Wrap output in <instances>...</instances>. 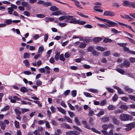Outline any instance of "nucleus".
<instances>
[{"label":"nucleus","instance_id":"1","mask_svg":"<svg viewBox=\"0 0 135 135\" xmlns=\"http://www.w3.org/2000/svg\"><path fill=\"white\" fill-rule=\"evenodd\" d=\"M119 118L121 121H124L131 120L133 118V117L129 115L124 114H120Z\"/></svg>","mask_w":135,"mask_h":135},{"label":"nucleus","instance_id":"2","mask_svg":"<svg viewBox=\"0 0 135 135\" xmlns=\"http://www.w3.org/2000/svg\"><path fill=\"white\" fill-rule=\"evenodd\" d=\"M101 21L106 22L107 23V24H106V25L109 27L117 26L118 25L117 23L107 19L102 18Z\"/></svg>","mask_w":135,"mask_h":135},{"label":"nucleus","instance_id":"3","mask_svg":"<svg viewBox=\"0 0 135 135\" xmlns=\"http://www.w3.org/2000/svg\"><path fill=\"white\" fill-rule=\"evenodd\" d=\"M126 127L125 128L126 131H129L135 127V122H133L127 124Z\"/></svg>","mask_w":135,"mask_h":135},{"label":"nucleus","instance_id":"4","mask_svg":"<svg viewBox=\"0 0 135 135\" xmlns=\"http://www.w3.org/2000/svg\"><path fill=\"white\" fill-rule=\"evenodd\" d=\"M103 15L111 17L114 16L115 15V13L113 12L110 10L104 12Z\"/></svg>","mask_w":135,"mask_h":135},{"label":"nucleus","instance_id":"5","mask_svg":"<svg viewBox=\"0 0 135 135\" xmlns=\"http://www.w3.org/2000/svg\"><path fill=\"white\" fill-rule=\"evenodd\" d=\"M120 16L122 18L128 20L129 21H133L134 20V19L133 18L130 17L128 15H120Z\"/></svg>","mask_w":135,"mask_h":135},{"label":"nucleus","instance_id":"6","mask_svg":"<svg viewBox=\"0 0 135 135\" xmlns=\"http://www.w3.org/2000/svg\"><path fill=\"white\" fill-rule=\"evenodd\" d=\"M114 88L115 89L117 90L119 94H124V93L123 91L119 87L116 86H114Z\"/></svg>","mask_w":135,"mask_h":135},{"label":"nucleus","instance_id":"7","mask_svg":"<svg viewBox=\"0 0 135 135\" xmlns=\"http://www.w3.org/2000/svg\"><path fill=\"white\" fill-rule=\"evenodd\" d=\"M112 119L114 124L117 125H119V120H117V119L115 116H113V117Z\"/></svg>","mask_w":135,"mask_h":135},{"label":"nucleus","instance_id":"8","mask_svg":"<svg viewBox=\"0 0 135 135\" xmlns=\"http://www.w3.org/2000/svg\"><path fill=\"white\" fill-rule=\"evenodd\" d=\"M125 90L129 93H132L133 91V89L129 88L128 86H126L124 88Z\"/></svg>","mask_w":135,"mask_h":135},{"label":"nucleus","instance_id":"9","mask_svg":"<svg viewBox=\"0 0 135 135\" xmlns=\"http://www.w3.org/2000/svg\"><path fill=\"white\" fill-rule=\"evenodd\" d=\"M73 16H72L68 15L65 16V21L66 22H69L70 20H71V18H73Z\"/></svg>","mask_w":135,"mask_h":135},{"label":"nucleus","instance_id":"10","mask_svg":"<svg viewBox=\"0 0 135 135\" xmlns=\"http://www.w3.org/2000/svg\"><path fill=\"white\" fill-rule=\"evenodd\" d=\"M82 123L84 125V127L88 129H91V128L89 126L87 122L86 121H83Z\"/></svg>","mask_w":135,"mask_h":135},{"label":"nucleus","instance_id":"11","mask_svg":"<svg viewBox=\"0 0 135 135\" xmlns=\"http://www.w3.org/2000/svg\"><path fill=\"white\" fill-rule=\"evenodd\" d=\"M61 127L68 129H70V127L66 123H63L60 125Z\"/></svg>","mask_w":135,"mask_h":135},{"label":"nucleus","instance_id":"12","mask_svg":"<svg viewBox=\"0 0 135 135\" xmlns=\"http://www.w3.org/2000/svg\"><path fill=\"white\" fill-rule=\"evenodd\" d=\"M55 59L56 61L59 60V56H60V53L58 52L57 51H56L55 52Z\"/></svg>","mask_w":135,"mask_h":135},{"label":"nucleus","instance_id":"13","mask_svg":"<svg viewBox=\"0 0 135 135\" xmlns=\"http://www.w3.org/2000/svg\"><path fill=\"white\" fill-rule=\"evenodd\" d=\"M78 20H76L75 18H72L70 21L69 23L74 24H77L78 23Z\"/></svg>","mask_w":135,"mask_h":135},{"label":"nucleus","instance_id":"14","mask_svg":"<svg viewBox=\"0 0 135 135\" xmlns=\"http://www.w3.org/2000/svg\"><path fill=\"white\" fill-rule=\"evenodd\" d=\"M102 40V38L100 37H96L94 38L93 40V41L95 43L98 42Z\"/></svg>","mask_w":135,"mask_h":135},{"label":"nucleus","instance_id":"15","mask_svg":"<svg viewBox=\"0 0 135 135\" xmlns=\"http://www.w3.org/2000/svg\"><path fill=\"white\" fill-rule=\"evenodd\" d=\"M61 12L60 11H57L53 12L52 13L51 16L55 15L57 16L61 14Z\"/></svg>","mask_w":135,"mask_h":135},{"label":"nucleus","instance_id":"16","mask_svg":"<svg viewBox=\"0 0 135 135\" xmlns=\"http://www.w3.org/2000/svg\"><path fill=\"white\" fill-rule=\"evenodd\" d=\"M20 90L23 93H25L28 91V90L25 87H21Z\"/></svg>","mask_w":135,"mask_h":135},{"label":"nucleus","instance_id":"17","mask_svg":"<svg viewBox=\"0 0 135 135\" xmlns=\"http://www.w3.org/2000/svg\"><path fill=\"white\" fill-rule=\"evenodd\" d=\"M116 107L113 105H109L107 107L108 109L109 110H113L115 109Z\"/></svg>","mask_w":135,"mask_h":135},{"label":"nucleus","instance_id":"18","mask_svg":"<svg viewBox=\"0 0 135 135\" xmlns=\"http://www.w3.org/2000/svg\"><path fill=\"white\" fill-rule=\"evenodd\" d=\"M86 44L84 42H82L79 46L78 47L80 48L84 49L86 46Z\"/></svg>","mask_w":135,"mask_h":135},{"label":"nucleus","instance_id":"19","mask_svg":"<svg viewBox=\"0 0 135 135\" xmlns=\"http://www.w3.org/2000/svg\"><path fill=\"white\" fill-rule=\"evenodd\" d=\"M17 98V97L16 96H15L12 97H10L9 99H10L11 102L12 103H15L16 102V99Z\"/></svg>","mask_w":135,"mask_h":135},{"label":"nucleus","instance_id":"20","mask_svg":"<svg viewBox=\"0 0 135 135\" xmlns=\"http://www.w3.org/2000/svg\"><path fill=\"white\" fill-rule=\"evenodd\" d=\"M130 2L128 1H124L123 3V6H129Z\"/></svg>","mask_w":135,"mask_h":135},{"label":"nucleus","instance_id":"21","mask_svg":"<svg viewBox=\"0 0 135 135\" xmlns=\"http://www.w3.org/2000/svg\"><path fill=\"white\" fill-rule=\"evenodd\" d=\"M125 66L126 67H129L130 65V63L127 60H125L123 62Z\"/></svg>","mask_w":135,"mask_h":135},{"label":"nucleus","instance_id":"22","mask_svg":"<svg viewBox=\"0 0 135 135\" xmlns=\"http://www.w3.org/2000/svg\"><path fill=\"white\" fill-rule=\"evenodd\" d=\"M50 9L51 11H58L59 8L55 6H52L50 7Z\"/></svg>","mask_w":135,"mask_h":135},{"label":"nucleus","instance_id":"23","mask_svg":"<svg viewBox=\"0 0 135 135\" xmlns=\"http://www.w3.org/2000/svg\"><path fill=\"white\" fill-rule=\"evenodd\" d=\"M57 109L60 112L62 113L65 114H66V111H65L64 109H63L62 108H61L60 107H58Z\"/></svg>","mask_w":135,"mask_h":135},{"label":"nucleus","instance_id":"24","mask_svg":"<svg viewBox=\"0 0 135 135\" xmlns=\"http://www.w3.org/2000/svg\"><path fill=\"white\" fill-rule=\"evenodd\" d=\"M0 126L2 129H5L6 125L3 121H0Z\"/></svg>","mask_w":135,"mask_h":135},{"label":"nucleus","instance_id":"25","mask_svg":"<svg viewBox=\"0 0 135 135\" xmlns=\"http://www.w3.org/2000/svg\"><path fill=\"white\" fill-rule=\"evenodd\" d=\"M64 117L68 122L72 123V120L70 118L66 116H65Z\"/></svg>","mask_w":135,"mask_h":135},{"label":"nucleus","instance_id":"26","mask_svg":"<svg viewBox=\"0 0 135 135\" xmlns=\"http://www.w3.org/2000/svg\"><path fill=\"white\" fill-rule=\"evenodd\" d=\"M123 112V110L120 109H118L117 110H114V113L116 114L118 113H122Z\"/></svg>","mask_w":135,"mask_h":135},{"label":"nucleus","instance_id":"27","mask_svg":"<svg viewBox=\"0 0 135 135\" xmlns=\"http://www.w3.org/2000/svg\"><path fill=\"white\" fill-rule=\"evenodd\" d=\"M116 70L119 73L123 75L125 73V71L123 69H116Z\"/></svg>","mask_w":135,"mask_h":135},{"label":"nucleus","instance_id":"28","mask_svg":"<svg viewBox=\"0 0 135 135\" xmlns=\"http://www.w3.org/2000/svg\"><path fill=\"white\" fill-rule=\"evenodd\" d=\"M110 54V51H107L103 53V55L104 56H109Z\"/></svg>","mask_w":135,"mask_h":135},{"label":"nucleus","instance_id":"29","mask_svg":"<svg viewBox=\"0 0 135 135\" xmlns=\"http://www.w3.org/2000/svg\"><path fill=\"white\" fill-rule=\"evenodd\" d=\"M92 53L93 55L97 56H99L100 54L99 52L94 50L92 51Z\"/></svg>","mask_w":135,"mask_h":135},{"label":"nucleus","instance_id":"30","mask_svg":"<svg viewBox=\"0 0 135 135\" xmlns=\"http://www.w3.org/2000/svg\"><path fill=\"white\" fill-rule=\"evenodd\" d=\"M23 63L25 64V66L27 67H28L29 66L30 64L28 61L27 60H25L23 61Z\"/></svg>","mask_w":135,"mask_h":135},{"label":"nucleus","instance_id":"31","mask_svg":"<svg viewBox=\"0 0 135 135\" xmlns=\"http://www.w3.org/2000/svg\"><path fill=\"white\" fill-rule=\"evenodd\" d=\"M71 94L73 97H75L76 95L77 91L76 90H73L71 92Z\"/></svg>","mask_w":135,"mask_h":135},{"label":"nucleus","instance_id":"32","mask_svg":"<svg viewBox=\"0 0 135 135\" xmlns=\"http://www.w3.org/2000/svg\"><path fill=\"white\" fill-rule=\"evenodd\" d=\"M64 54H61L59 56V59L60 60L62 61H64L65 60V58H64Z\"/></svg>","mask_w":135,"mask_h":135},{"label":"nucleus","instance_id":"33","mask_svg":"<svg viewBox=\"0 0 135 135\" xmlns=\"http://www.w3.org/2000/svg\"><path fill=\"white\" fill-rule=\"evenodd\" d=\"M96 49L98 50L103 51L105 50L104 48L100 46H98L96 47Z\"/></svg>","mask_w":135,"mask_h":135},{"label":"nucleus","instance_id":"34","mask_svg":"<svg viewBox=\"0 0 135 135\" xmlns=\"http://www.w3.org/2000/svg\"><path fill=\"white\" fill-rule=\"evenodd\" d=\"M9 108V107L8 105H7L5 107L3 108L1 110V111H5L8 110Z\"/></svg>","mask_w":135,"mask_h":135},{"label":"nucleus","instance_id":"35","mask_svg":"<svg viewBox=\"0 0 135 135\" xmlns=\"http://www.w3.org/2000/svg\"><path fill=\"white\" fill-rule=\"evenodd\" d=\"M91 130L93 131V132H94L96 133L100 134L101 132H100L97 130L96 129L94 128H91Z\"/></svg>","mask_w":135,"mask_h":135},{"label":"nucleus","instance_id":"36","mask_svg":"<svg viewBox=\"0 0 135 135\" xmlns=\"http://www.w3.org/2000/svg\"><path fill=\"white\" fill-rule=\"evenodd\" d=\"M91 130L93 131V132H94L96 133L100 134L101 132H100L97 130L96 129L94 128H91Z\"/></svg>","mask_w":135,"mask_h":135},{"label":"nucleus","instance_id":"37","mask_svg":"<svg viewBox=\"0 0 135 135\" xmlns=\"http://www.w3.org/2000/svg\"><path fill=\"white\" fill-rule=\"evenodd\" d=\"M112 41V40L111 39L108 38H104L103 40V41L105 43L110 42Z\"/></svg>","mask_w":135,"mask_h":135},{"label":"nucleus","instance_id":"38","mask_svg":"<svg viewBox=\"0 0 135 135\" xmlns=\"http://www.w3.org/2000/svg\"><path fill=\"white\" fill-rule=\"evenodd\" d=\"M121 109H128V107L126 105H122L120 107Z\"/></svg>","mask_w":135,"mask_h":135},{"label":"nucleus","instance_id":"39","mask_svg":"<svg viewBox=\"0 0 135 135\" xmlns=\"http://www.w3.org/2000/svg\"><path fill=\"white\" fill-rule=\"evenodd\" d=\"M74 121L77 125L79 126L80 125V122L78 120V118L76 117L75 118Z\"/></svg>","mask_w":135,"mask_h":135},{"label":"nucleus","instance_id":"40","mask_svg":"<svg viewBox=\"0 0 135 135\" xmlns=\"http://www.w3.org/2000/svg\"><path fill=\"white\" fill-rule=\"evenodd\" d=\"M30 54L27 52H25L24 54V58L25 59H26L29 58Z\"/></svg>","mask_w":135,"mask_h":135},{"label":"nucleus","instance_id":"41","mask_svg":"<svg viewBox=\"0 0 135 135\" xmlns=\"http://www.w3.org/2000/svg\"><path fill=\"white\" fill-rule=\"evenodd\" d=\"M88 90L93 93H98V90L93 89H89Z\"/></svg>","mask_w":135,"mask_h":135},{"label":"nucleus","instance_id":"42","mask_svg":"<svg viewBox=\"0 0 135 135\" xmlns=\"http://www.w3.org/2000/svg\"><path fill=\"white\" fill-rule=\"evenodd\" d=\"M128 98L131 100L135 101V96H134L131 95H129Z\"/></svg>","mask_w":135,"mask_h":135},{"label":"nucleus","instance_id":"43","mask_svg":"<svg viewBox=\"0 0 135 135\" xmlns=\"http://www.w3.org/2000/svg\"><path fill=\"white\" fill-rule=\"evenodd\" d=\"M106 104V101L105 100H104L101 102L100 105L101 106H103L105 105Z\"/></svg>","mask_w":135,"mask_h":135},{"label":"nucleus","instance_id":"44","mask_svg":"<svg viewBox=\"0 0 135 135\" xmlns=\"http://www.w3.org/2000/svg\"><path fill=\"white\" fill-rule=\"evenodd\" d=\"M58 25L59 26L62 27L66 26L67 25V24L65 23L60 22L58 23Z\"/></svg>","mask_w":135,"mask_h":135},{"label":"nucleus","instance_id":"45","mask_svg":"<svg viewBox=\"0 0 135 135\" xmlns=\"http://www.w3.org/2000/svg\"><path fill=\"white\" fill-rule=\"evenodd\" d=\"M124 51L126 52L127 53H129L130 50H129V48L126 47L124 46L123 48Z\"/></svg>","mask_w":135,"mask_h":135},{"label":"nucleus","instance_id":"46","mask_svg":"<svg viewBox=\"0 0 135 135\" xmlns=\"http://www.w3.org/2000/svg\"><path fill=\"white\" fill-rule=\"evenodd\" d=\"M21 5L24 7H27L28 5V2H23L21 3Z\"/></svg>","mask_w":135,"mask_h":135},{"label":"nucleus","instance_id":"47","mask_svg":"<svg viewBox=\"0 0 135 135\" xmlns=\"http://www.w3.org/2000/svg\"><path fill=\"white\" fill-rule=\"evenodd\" d=\"M98 26L101 27L103 28H107V26L106 25V24L105 25L103 24H100L99 23L98 24Z\"/></svg>","mask_w":135,"mask_h":135},{"label":"nucleus","instance_id":"48","mask_svg":"<svg viewBox=\"0 0 135 135\" xmlns=\"http://www.w3.org/2000/svg\"><path fill=\"white\" fill-rule=\"evenodd\" d=\"M44 48L42 46H40L38 49V52L40 53L41 52L42 53L44 51Z\"/></svg>","mask_w":135,"mask_h":135},{"label":"nucleus","instance_id":"49","mask_svg":"<svg viewBox=\"0 0 135 135\" xmlns=\"http://www.w3.org/2000/svg\"><path fill=\"white\" fill-rule=\"evenodd\" d=\"M118 99L117 95L116 94H115L112 98V100L113 102L116 101Z\"/></svg>","mask_w":135,"mask_h":135},{"label":"nucleus","instance_id":"50","mask_svg":"<svg viewBox=\"0 0 135 135\" xmlns=\"http://www.w3.org/2000/svg\"><path fill=\"white\" fill-rule=\"evenodd\" d=\"M104 114V112L103 111H101L99 112V113L97 114V115L98 117H100L101 115H102Z\"/></svg>","mask_w":135,"mask_h":135},{"label":"nucleus","instance_id":"51","mask_svg":"<svg viewBox=\"0 0 135 135\" xmlns=\"http://www.w3.org/2000/svg\"><path fill=\"white\" fill-rule=\"evenodd\" d=\"M84 95L87 97H92V96L90 94L86 92L84 93Z\"/></svg>","mask_w":135,"mask_h":135},{"label":"nucleus","instance_id":"52","mask_svg":"<svg viewBox=\"0 0 135 135\" xmlns=\"http://www.w3.org/2000/svg\"><path fill=\"white\" fill-rule=\"evenodd\" d=\"M86 23V22L85 21H80V20H78V24L80 25H84Z\"/></svg>","mask_w":135,"mask_h":135},{"label":"nucleus","instance_id":"53","mask_svg":"<svg viewBox=\"0 0 135 135\" xmlns=\"http://www.w3.org/2000/svg\"><path fill=\"white\" fill-rule=\"evenodd\" d=\"M127 39H128L129 41L133 44H135V41L132 39L128 37H126Z\"/></svg>","mask_w":135,"mask_h":135},{"label":"nucleus","instance_id":"54","mask_svg":"<svg viewBox=\"0 0 135 135\" xmlns=\"http://www.w3.org/2000/svg\"><path fill=\"white\" fill-rule=\"evenodd\" d=\"M45 123L46 127L48 128H50V126L49 122L47 121H46L45 122Z\"/></svg>","mask_w":135,"mask_h":135},{"label":"nucleus","instance_id":"55","mask_svg":"<svg viewBox=\"0 0 135 135\" xmlns=\"http://www.w3.org/2000/svg\"><path fill=\"white\" fill-rule=\"evenodd\" d=\"M36 15L37 17L40 18H43L45 17L44 15L41 14H37Z\"/></svg>","mask_w":135,"mask_h":135},{"label":"nucleus","instance_id":"56","mask_svg":"<svg viewBox=\"0 0 135 135\" xmlns=\"http://www.w3.org/2000/svg\"><path fill=\"white\" fill-rule=\"evenodd\" d=\"M91 41V39L89 38H84L83 41L85 42H89Z\"/></svg>","mask_w":135,"mask_h":135},{"label":"nucleus","instance_id":"57","mask_svg":"<svg viewBox=\"0 0 135 135\" xmlns=\"http://www.w3.org/2000/svg\"><path fill=\"white\" fill-rule=\"evenodd\" d=\"M8 13L10 14H11L12 13V12L13 11L12 8L9 7L8 8Z\"/></svg>","mask_w":135,"mask_h":135},{"label":"nucleus","instance_id":"58","mask_svg":"<svg viewBox=\"0 0 135 135\" xmlns=\"http://www.w3.org/2000/svg\"><path fill=\"white\" fill-rule=\"evenodd\" d=\"M21 110L22 113L23 114L26 112L29 111V110L28 109L23 108Z\"/></svg>","mask_w":135,"mask_h":135},{"label":"nucleus","instance_id":"59","mask_svg":"<svg viewBox=\"0 0 135 135\" xmlns=\"http://www.w3.org/2000/svg\"><path fill=\"white\" fill-rule=\"evenodd\" d=\"M52 5L51 3L50 2H44V5L45 6H50Z\"/></svg>","mask_w":135,"mask_h":135},{"label":"nucleus","instance_id":"60","mask_svg":"<svg viewBox=\"0 0 135 135\" xmlns=\"http://www.w3.org/2000/svg\"><path fill=\"white\" fill-rule=\"evenodd\" d=\"M73 128L75 129L76 130L79 131H82V130L80 128H79V127H78L77 126H73Z\"/></svg>","mask_w":135,"mask_h":135},{"label":"nucleus","instance_id":"61","mask_svg":"<svg viewBox=\"0 0 135 135\" xmlns=\"http://www.w3.org/2000/svg\"><path fill=\"white\" fill-rule=\"evenodd\" d=\"M109 120V118L107 117H104L102 119V120L103 121L106 122L108 121Z\"/></svg>","mask_w":135,"mask_h":135},{"label":"nucleus","instance_id":"62","mask_svg":"<svg viewBox=\"0 0 135 135\" xmlns=\"http://www.w3.org/2000/svg\"><path fill=\"white\" fill-rule=\"evenodd\" d=\"M79 133V132L77 131H72L71 135H78Z\"/></svg>","mask_w":135,"mask_h":135},{"label":"nucleus","instance_id":"63","mask_svg":"<svg viewBox=\"0 0 135 135\" xmlns=\"http://www.w3.org/2000/svg\"><path fill=\"white\" fill-rule=\"evenodd\" d=\"M94 49V48L93 47L89 46L88 48L87 51L88 52H91Z\"/></svg>","mask_w":135,"mask_h":135},{"label":"nucleus","instance_id":"64","mask_svg":"<svg viewBox=\"0 0 135 135\" xmlns=\"http://www.w3.org/2000/svg\"><path fill=\"white\" fill-rule=\"evenodd\" d=\"M129 6L133 8H135V2H130Z\"/></svg>","mask_w":135,"mask_h":135}]
</instances>
